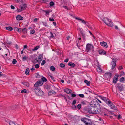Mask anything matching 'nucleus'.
<instances>
[{
  "label": "nucleus",
  "instance_id": "1",
  "mask_svg": "<svg viewBox=\"0 0 125 125\" xmlns=\"http://www.w3.org/2000/svg\"><path fill=\"white\" fill-rule=\"evenodd\" d=\"M88 110L89 113L91 114H98L100 112V109L92 106H89Z\"/></svg>",
  "mask_w": 125,
  "mask_h": 125
},
{
  "label": "nucleus",
  "instance_id": "2",
  "mask_svg": "<svg viewBox=\"0 0 125 125\" xmlns=\"http://www.w3.org/2000/svg\"><path fill=\"white\" fill-rule=\"evenodd\" d=\"M102 20L108 26L112 27L113 26V23L110 19H108L106 18H104Z\"/></svg>",
  "mask_w": 125,
  "mask_h": 125
},
{
  "label": "nucleus",
  "instance_id": "3",
  "mask_svg": "<svg viewBox=\"0 0 125 125\" xmlns=\"http://www.w3.org/2000/svg\"><path fill=\"white\" fill-rule=\"evenodd\" d=\"M34 91L36 94L39 96H42L44 94V92L38 87L35 88L34 89Z\"/></svg>",
  "mask_w": 125,
  "mask_h": 125
},
{
  "label": "nucleus",
  "instance_id": "4",
  "mask_svg": "<svg viewBox=\"0 0 125 125\" xmlns=\"http://www.w3.org/2000/svg\"><path fill=\"white\" fill-rule=\"evenodd\" d=\"M81 121L83 122L86 125H92V122L90 120L86 118H82L81 119Z\"/></svg>",
  "mask_w": 125,
  "mask_h": 125
},
{
  "label": "nucleus",
  "instance_id": "5",
  "mask_svg": "<svg viewBox=\"0 0 125 125\" xmlns=\"http://www.w3.org/2000/svg\"><path fill=\"white\" fill-rule=\"evenodd\" d=\"M116 60L115 59H112V61L111 63L112 65L111 69L113 70L115 67L116 64Z\"/></svg>",
  "mask_w": 125,
  "mask_h": 125
},
{
  "label": "nucleus",
  "instance_id": "6",
  "mask_svg": "<svg viewBox=\"0 0 125 125\" xmlns=\"http://www.w3.org/2000/svg\"><path fill=\"white\" fill-rule=\"evenodd\" d=\"M93 46L90 44H88L86 45V49L87 52L91 50H93Z\"/></svg>",
  "mask_w": 125,
  "mask_h": 125
},
{
  "label": "nucleus",
  "instance_id": "7",
  "mask_svg": "<svg viewBox=\"0 0 125 125\" xmlns=\"http://www.w3.org/2000/svg\"><path fill=\"white\" fill-rule=\"evenodd\" d=\"M43 84V83H42L41 80H39L37 81L34 85V86L35 87H37L39 86H41Z\"/></svg>",
  "mask_w": 125,
  "mask_h": 125
},
{
  "label": "nucleus",
  "instance_id": "8",
  "mask_svg": "<svg viewBox=\"0 0 125 125\" xmlns=\"http://www.w3.org/2000/svg\"><path fill=\"white\" fill-rule=\"evenodd\" d=\"M26 7V5L25 4H24L23 5V6H20L19 7V8H17V10L18 12H21L23 10L25 9Z\"/></svg>",
  "mask_w": 125,
  "mask_h": 125
},
{
  "label": "nucleus",
  "instance_id": "9",
  "mask_svg": "<svg viewBox=\"0 0 125 125\" xmlns=\"http://www.w3.org/2000/svg\"><path fill=\"white\" fill-rule=\"evenodd\" d=\"M75 19L77 20H79V21H81V22L85 24H86L87 23V22L86 21L84 20L81 19L80 18L78 17H75Z\"/></svg>",
  "mask_w": 125,
  "mask_h": 125
},
{
  "label": "nucleus",
  "instance_id": "10",
  "mask_svg": "<svg viewBox=\"0 0 125 125\" xmlns=\"http://www.w3.org/2000/svg\"><path fill=\"white\" fill-rule=\"evenodd\" d=\"M100 44L101 46H103L105 48H107L108 47L107 43L104 41L101 42Z\"/></svg>",
  "mask_w": 125,
  "mask_h": 125
},
{
  "label": "nucleus",
  "instance_id": "11",
  "mask_svg": "<svg viewBox=\"0 0 125 125\" xmlns=\"http://www.w3.org/2000/svg\"><path fill=\"white\" fill-rule=\"evenodd\" d=\"M117 87L120 91H121L123 90L124 88L122 85L120 84H117Z\"/></svg>",
  "mask_w": 125,
  "mask_h": 125
},
{
  "label": "nucleus",
  "instance_id": "12",
  "mask_svg": "<svg viewBox=\"0 0 125 125\" xmlns=\"http://www.w3.org/2000/svg\"><path fill=\"white\" fill-rule=\"evenodd\" d=\"M112 75V73L110 72L106 73L105 74V77L108 78H111Z\"/></svg>",
  "mask_w": 125,
  "mask_h": 125
},
{
  "label": "nucleus",
  "instance_id": "13",
  "mask_svg": "<svg viewBox=\"0 0 125 125\" xmlns=\"http://www.w3.org/2000/svg\"><path fill=\"white\" fill-rule=\"evenodd\" d=\"M16 19L17 20H23V17L19 15H17L16 17Z\"/></svg>",
  "mask_w": 125,
  "mask_h": 125
},
{
  "label": "nucleus",
  "instance_id": "14",
  "mask_svg": "<svg viewBox=\"0 0 125 125\" xmlns=\"http://www.w3.org/2000/svg\"><path fill=\"white\" fill-rule=\"evenodd\" d=\"M64 91L65 92H66L68 94H71L72 93L71 92L72 91L70 89H69L68 88H67L65 89L64 90Z\"/></svg>",
  "mask_w": 125,
  "mask_h": 125
},
{
  "label": "nucleus",
  "instance_id": "15",
  "mask_svg": "<svg viewBox=\"0 0 125 125\" xmlns=\"http://www.w3.org/2000/svg\"><path fill=\"white\" fill-rule=\"evenodd\" d=\"M106 102L109 106H111V105L112 104V102L108 99L106 101Z\"/></svg>",
  "mask_w": 125,
  "mask_h": 125
},
{
  "label": "nucleus",
  "instance_id": "16",
  "mask_svg": "<svg viewBox=\"0 0 125 125\" xmlns=\"http://www.w3.org/2000/svg\"><path fill=\"white\" fill-rule=\"evenodd\" d=\"M106 102L109 106H111V105L112 104V102L108 99L106 101Z\"/></svg>",
  "mask_w": 125,
  "mask_h": 125
},
{
  "label": "nucleus",
  "instance_id": "17",
  "mask_svg": "<svg viewBox=\"0 0 125 125\" xmlns=\"http://www.w3.org/2000/svg\"><path fill=\"white\" fill-rule=\"evenodd\" d=\"M96 70L99 73H100L102 72V70L100 68V65H98L97 66Z\"/></svg>",
  "mask_w": 125,
  "mask_h": 125
},
{
  "label": "nucleus",
  "instance_id": "18",
  "mask_svg": "<svg viewBox=\"0 0 125 125\" xmlns=\"http://www.w3.org/2000/svg\"><path fill=\"white\" fill-rule=\"evenodd\" d=\"M35 77L37 78H45L43 76H42L40 75L38 73H37L35 74Z\"/></svg>",
  "mask_w": 125,
  "mask_h": 125
},
{
  "label": "nucleus",
  "instance_id": "19",
  "mask_svg": "<svg viewBox=\"0 0 125 125\" xmlns=\"http://www.w3.org/2000/svg\"><path fill=\"white\" fill-rule=\"evenodd\" d=\"M44 88L45 89L49 90L50 89L51 86L49 85L46 84L44 86Z\"/></svg>",
  "mask_w": 125,
  "mask_h": 125
},
{
  "label": "nucleus",
  "instance_id": "20",
  "mask_svg": "<svg viewBox=\"0 0 125 125\" xmlns=\"http://www.w3.org/2000/svg\"><path fill=\"white\" fill-rule=\"evenodd\" d=\"M56 94V92L53 90H52L50 91L48 93V94L49 95H51V94Z\"/></svg>",
  "mask_w": 125,
  "mask_h": 125
},
{
  "label": "nucleus",
  "instance_id": "21",
  "mask_svg": "<svg viewBox=\"0 0 125 125\" xmlns=\"http://www.w3.org/2000/svg\"><path fill=\"white\" fill-rule=\"evenodd\" d=\"M84 82L88 86H90L91 83L90 81H88L86 80H84Z\"/></svg>",
  "mask_w": 125,
  "mask_h": 125
},
{
  "label": "nucleus",
  "instance_id": "22",
  "mask_svg": "<svg viewBox=\"0 0 125 125\" xmlns=\"http://www.w3.org/2000/svg\"><path fill=\"white\" fill-rule=\"evenodd\" d=\"M15 30H16L18 32H20L22 31V29L21 28H18L17 27H15L14 28Z\"/></svg>",
  "mask_w": 125,
  "mask_h": 125
},
{
  "label": "nucleus",
  "instance_id": "23",
  "mask_svg": "<svg viewBox=\"0 0 125 125\" xmlns=\"http://www.w3.org/2000/svg\"><path fill=\"white\" fill-rule=\"evenodd\" d=\"M68 65L71 67H74L75 66V64L71 62H70L68 64Z\"/></svg>",
  "mask_w": 125,
  "mask_h": 125
},
{
  "label": "nucleus",
  "instance_id": "24",
  "mask_svg": "<svg viewBox=\"0 0 125 125\" xmlns=\"http://www.w3.org/2000/svg\"><path fill=\"white\" fill-rule=\"evenodd\" d=\"M100 98L102 100L104 101L105 102L108 99H107L106 97L102 96H100Z\"/></svg>",
  "mask_w": 125,
  "mask_h": 125
},
{
  "label": "nucleus",
  "instance_id": "25",
  "mask_svg": "<svg viewBox=\"0 0 125 125\" xmlns=\"http://www.w3.org/2000/svg\"><path fill=\"white\" fill-rule=\"evenodd\" d=\"M27 30L26 28H24L22 29V32L24 34H25L27 33Z\"/></svg>",
  "mask_w": 125,
  "mask_h": 125
},
{
  "label": "nucleus",
  "instance_id": "26",
  "mask_svg": "<svg viewBox=\"0 0 125 125\" xmlns=\"http://www.w3.org/2000/svg\"><path fill=\"white\" fill-rule=\"evenodd\" d=\"M30 70L29 68H27L26 69L25 73L27 75L29 74V73Z\"/></svg>",
  "mask_w": 125,
  "mask_h": 125
},
{
  "label": "nucleus",
  "instance_id": "27",
  "mask_svg": "<svg viewBox=\"0 0 125 125\" xmlns=\"http://www.w3.org/2000/svg\"><path fill=\"white\" fill-rule=\"evenodd\" d=\"M22 83L24 85L26 86L27 87H28L29 86V83L28 82Z\"/></svg>",
  "mask_w": 125,
  "mask_h": 125
},
{
  "label": "nucleus",
  "instance_id": "28",
  "mask_svg": "<svg viewBox=\"0 0 125 125\" xmlns=\"http://www.w3.org/2000/svg\"><path fill=\"white\" fill-rule=\"evenodd\" d=\"M6 28L7 30H8L12 31L13 30L12 28L11 27H6Z\"/></svg>",
  "mask_w": 125,
  "mask_h": 125
},
{
  "label": "nucleus",
  "instance_id": "29",
  "mask_svg": "<svg viewBox=\"0 0 125 125\" xmlns=\"http://www.w3.org/2000/svg\"><path fill=\"white\" fill-rule=\"evenodd\" d=\"M49 1V0H41V1L42 3H46Z\"/></svg>",
  "mask_w": 125,
  "mask_h": 125
},
{
  "label": "nucleus",
  "instance_id": "30",
  "mask_svg": "<svg viewBox=\"0 0 125 125\" xmlns=\"http://www.w3.org/2000/svg\"><path fill=\"white\" fill-rule=\"evenodd\" d=\"M110 107H111V108H112L113 109H114L115 110H116V108L115 106L114 105L112 104L111 105V106H110Z\"/></svg>",
  "mask_w": 125,
  "mask_h": 125
},
{
  "label": "nucleus",
  "instance_id": "31",
  "mask_svg": "<svg viewBox=\"0 0 125 125\" xmlns=\"http://www.w3.org/2000/svg\"><path fill=\"white\" fill-rule=\"evenodd\" d=\"M43 57L41 55H40L38 59L40 60V61H42V59Z\"/></svg>",
  "mask_w": 125,
  "mask_h": 125
},
{
  "label": "nucleus",
  "instance_id": "32",
  "mask_svg": "<svg viewBox=\"0 0 125 125\" xmlns=\"http://www.w3.org/2000/svg\"><path fill=\"white\" fill-rule=\"evenodd\" d=\"M77 30L81 33H82V32L83 30L82 28L78 27L77 28Z\"/></svg>",
  "mask_w": 125,
  "mask_h": 125
},
{
  "label": "nucleus",
  "instance_id": "33",
  "mask_svg": "<svg viewBox=\"0 0 125 125\" xmlns=\"http://www.w3.org/2000/svg\"><path fill=\"white\" fill-rule=\"evenodd\" d=\"M40 47V46H36V47L34 48L32 50V51H34L35 50H37Z\"/></svg>",
  "mask_w": 125,
  "mask_h": 125
},
{
  "label": "nucleus",
  "instance_id": "34",
  "mask_svg": "<svg viewBox=\"0 0 125 125\" xmlns=\"http://www.w3.org/2000/svg\"><path fill=\"white\" fill-rule=\"evenodd\" d=\"M10 109L11 110H14L15 109L16 106L15 105H11L10 106Z\"/></svg>",
  "mask_w": 125,
  "mask_h": 125
},
{
  "label": "nucleus",
  "instance_id": "35",
  "mask_svg": "<svg viewBox=\"0 0 125 125\" xmlns=\"http://www.w3.org/2000/svg\"><path fill=\"white\" fill-rule=\"evenodd\" d=\"M50 69L52 71H54L55 70V68L53 66H52L50 67Z\"/></svg>",
  "mask_w": 125,
  "mask_h": 125
},
{
  "label": "nucleus",
  "instance_id": "36",
  "mask_svg": "<svg viewBox=\"0 0 125 125\" xmlns=\"http://www.w3.org/2000/svg\"><path fill=\"white\" fill-rule=\"evenodd\" d=\"M21 92L23 93H28V91L26 89H24L22 90L21 91Z\"/></svg>",
  "mask_w": 125,
  "mask_h": 125
},
{
  "label": "nucleus",
  "instance_id": "37",
  "mask_svg": "<svg viewBox=\"0 0 125 125\" xmlns=\"http://www.w3.org/2000/svg\"><path fill=\"white\" fill-rule=\"evenodd\" d=\"M51 33V37L52 38H54L55 36V34L54 33L53 34L52 33V32H50Z\"/></svg>",
  "mask_w": 125,
  "mask_h": 125
},
{
  "label": "nucleus",
  "instance_id": "38",
  "mask_svg": "<svg viewBox=\"0 0 125 125\" xmlns=\"http://www.w3.org/2000/svg\"><path fill=\"white\" fill-rule=\"evenodd\" d=\"M125 74V73L123 71H122L120 73V74L119 75L120 77L121 76H122L123 75H124Z\"/></svg>",
  "mask_w": 125,
  "mask_h": 125
},
{
  "label": "nucleus",
  "instance_id": "39",
  "mask_svg": "<svg viewBox=\"0 0 125 125\" xmlns=\"http://www.w3.org/2000/svg\"><path fill=\"white\" fill-rule=\"evenodd\" d=\"M60 67L61 68H63L65 66V65L64 64L61 63L60 64Z\"/></svg>",
  "mask_w": 125,
  "mask_h": 125
},
{
  "label": "nucleus",
  "instance_id": "40",
  "mask_svg": "<svg viewBox=\"0 0 125 125\" xmlns=\"http://www.w3.org/2000/svg\"><path fill=\"white\" fill-rule=\"evenodd\" d=\"M17 62L16 60L15 59H13L12 61V64H15Z\"/></svg>",
  "mask_w": 125,
  "mask_h": 125
},
{
  "label": "nucleus",
  "instance_id": "41",
  "mask_svg": "<svg viewBox=\"0 0 125 125\" xmlns=\"http://www.w3.org/2000/svg\"><path fill=\"white\" fill-rule=\"evenodd\" d=\"M54 4L55 3L53 1H51L50 3V5L51 6L54 5Z\"/></svg>",
  "mask_w": 125,
  "mask_h": 125
},
{
  "label": "nucleus",
  "instance_id": "42",
  "mask_svg": "<svg viewBox=\"0 0 125 125\" xmlns=\"http://www.w3.org/2000/svg\"><path fill=\"white\" fill-rule=\"evenodd\" d=\"M41 81L43 83V82H46L47 81V79H41Z\"/></svg>",
  "mask_w": 125,
  "mask_h": 125
},
{
  "label": "nucleus",
  "instance_id": "43",
  "mask_svg": "<svg viewBox=\"0 0 125 125\" xmlns=\"http://www.w3.org/2000/svg\"><path fill=\"white\" fill-rule=\"evenodd\" d=\"M9 125H16L14 122H10L9 123Z\"/></svg>",
  "mask_w": 125,
  "mask_h": 125
},
{
  "label": "nucleus",
  "instance_id": "44",
  "mask_svg": "<svg viewBox=\"0 0 125 125\" xmlns=\"http://www.w3.org/2000/svg\"><path fill=\"white\" fill-rule=\"evenodd\" d=\"M35 31L34 30H31L30 31V33L31 34H33L34 33Z\"/></svg>",
  "mask_w": 125,
  "mask_h": 125
},
{
  "label": "nucleus",
  "instance_id": "45",
  "mask_svg": "<svg viewBox=\"0 0 125 125\" xmlns=\"http://www.w3.org/2000/svg\"><path fill=\"white\" fill-rule=\"evenodd\" d=\"M46 62V61H45V60H43L42 62H41V65H43L45 64V63Z\"/></svg>",
  "mask_w": 125,
  "mask_h": 125
},
{
  "label": "nucleus",
  "instance_id": "46",
  "mask_svg": "<svg viewBox=\"0 0 125 125\" xmlns=\"http://www.w3.org/2000/svg\"><path fill=\"white\" fill-rule=\"evenodd\" d=\"M118 77H120L119 75H118L117 74H116L114 77V78H118Z\"/></svg>",
  "mask_w": 125,
  "mask_h": 125
},
{
  "label": "nucleus",
  "instance_id": "47",
  "mask_svg": "<svg viewBox=\"0 0 125 125\" xmlns=\"http://www.w3.org/2000/svg\"><path fill=\"white\" fill-rule=\"evenodd\" d=\"M81 104L83 105H85L86 104V102L85 101H82L81 102Z\"/></svg>",
  "mask_w": 125,
  "mask_h": 125
},
{
  "label": "nucleus",
  "instance_id": "48",
  "mask_svg": "<svg viewBox=\"0 0 125 125\" xmlns=\"http://www.w3.org/2000/svg\"><path fill=\"white\" fill-rule=\"evenodd\" d=\"M44 12L46 13V15L47 16L48 15L49 13V11L48 10H45L44 11Z\"/></svg>",
  "mask_w": 125,
  "mask_h": 125
},
{
  "label": "nucleus",
  "instance_id": "49",
  "mask_svg": "<svg viewBox=\"0 0 125 125\" xmlns=\"http://www.w3.org/2000/svg\"><path fill=\"white\" fill-rule=\"evenodd\" d=\"M35 60H36V62H38V63L39 64H40V63L41 61H40V60L38 59H36Z\"/></svg>",
  "mask_w": 125,
  "mask_h": 125
},
{
  "label": "nucleus",
  "instance_id": "50",
  "mask_svg": "<svg viewBox=\"0 0 125 125\" xmlns=\"http://www.w3.org/2000/svg\"><path fill=\"white\" fill-rule=\"evenodd\" d=\"M78 95L79 97L82 98H84V95L83 94H79Z\"/></svg>",
  "mask_w": 125,
  "mask_h": 125
},
{
  "label": "nucleus",
  "instance_id": "51",
  "mask_svg": "<svg viewBox=\"0 0 125 125\" xmlns=\"http://www.w3.org/2000/svg\"><path fill=\"white\" fill-rule=\"evenodd\" d=\"M43 25L45 27H47L48 26L47 23L46 22H43Z\"/></svg>",
  "mask_w": 125,
  "mask_h": 125
},
{
  "label": "nucleus",
  "instance_id": "52",
  "mask_svg": "<svg viewBox=\"0 0 125 125\" xmlns=\"http://www.w3.org/2000/svg\"><path fill=\"white\" fill-rule=\"evenodd\" d=\"M76 95L75 94H72L71 96L72 97H75L76 96Z\"/></svg>",
  "mask_w": 125,
  "mask_h": 125
},
{
  "label": "nucleus",
  "instance_id": "53",
  "mask_svg": "<svg viewBox=\"0 0 125 125\" xmlns=\"http://www.w3.org/2000/svg\"><path fill=\"white\" fill-rule=\"evenodd\" d=\"M77 108L78 109H80L81 108V105L80 104H78L77 105Z\"/></svg>",
  "mask_w": 125,
  "mask_h": 125
},
{
  "label": "nucleus",
  "instance_id": "54",
  "mask_svg": "<svg viewBox=\"0 0 125 125\" xmlns=\"http://www.w3.org/2000/svg\"><path fill=\"white\" fill-rule=\"evenodd\" d=\"M26 59H27V57L26 56H24V57L22 59L23 61H25Z\"/></svg>",
  "mask_w": 125,
  "mask_h": 125
},
{
  "label": "nucleus",
  "instance_id": "55",
  "mask_svg": "<svg viewBox=\"0 0 125 125\" xmlns=\"http://www.w3.org/2000/svg\"><path fill=\"white\" fill-rule=\"evenodd\" d=\"M125 81L124 79H120V81L121 82H124Z\"/></svg>",
  "mask_w": 125,
  "mask_h": 125
},
{
  "label": "nucleus",
  "instance_id": "56",
  "mask_svg": "<svg viewBox=\"0 0 125 125\" xmlns=\"http://www.w3.org/2000/svg\"><path fill=\"white\" fill-rule=\"evenodd\" d=\"M76 103V100H74L72 102V104L75 105V104Z\"/></svg>",
  "mask_w": 125,
  "mask_h": 125
},
{
  "label": "nucleus",
  "instance_id": "57",
  "mask_svg": "<svg viewBox=\"0 0 125 125\" xmlns=\"http://www.w3.org/2000/svg\"><path fill=\"white\" fill-rule=\"evenodd\" d=\"M49 20L50 21H54V19L52 18H50L49 19Z\"/></svg>",
  "mask_w": 125,
  "mask_h": 125
},
{
  "label": "nucleus",
  "instance_id": "58",
  "mask_svg": "<svg viewBox=\"0 0 125 125\" xmlns=\"http://www.w3.org/2000/svg\"><path fill=\"white\" fill-rule=\"evenodd\" d=\"M35 67L36 68H38L39 67V66L38 64H36L35 66Z\"/></svg>",
  "mask_w": 125,
  "mask_h": 125
},
{
  "label": "nucleus",
  "instance_id": "59",
  "mask_svg": "<svg viewBox=\"0 0 125 125\" xmlns=\"http://www.w3.org/2000/svg\"><path fill=\"white\" fill-rule=\"evenodd\" d=\"M118 68L119 70H121L123 69V68L121 66H119Z\"/></svg>",
  "mask_w": 125,
  "mask_h": 125
},
{
  "label": "nucleus",
  "instance_id": "60",
  "mask_svg": "<svg viewBox=\"0 0 125 125\" xmlns=\"http://www.w3.org/2000/svg\"><path fill=\"white\" fill-rule=\"evenodd\" d=\"M72 108L74 109L75 108H76V106L74 104H72Z\"/></svg>",
  "mask_w": 125,
  "mask_h": 125
},
{
  "label": "nucleus",
  "instance_id": "61",
  "mask_svg": "<svg viewBox=\"0 0 125 125\" xmlns=\"http://www.w3.org/2000/svg\"><path fill=\"white\" fill-rule=\"evenodd\" d=\"M99 53L100 54H102L103 53V51L102 50H100L99 51Z\"/></svg>",
  "mask_w": 125,
  "mask_h": 125
},
{
  "label": "nucleus",
  "instance_id": "62",
  "mask_svg": "<svg viewBox=\"0 0 125 125\" xmlns=\"http://www.w3.org/2000/svg\"><path fill=\"white\" fill-rule=\"evenodd\" d=\"M11 8L12 9H15L13 5H11L10 6Z\"/></svg>",
  "mask_w": 125,
  "mask_h": 125
},
{
  "label": "nucleus",
  "instance_id": "63",
  "mask_svg": "<svg viewBox=\"0 0 125 125\" xmlns=\"http://www.w3.org/2000/svg\"><path fill=\"white\" fill-rule=\"evenodd\" d=\"M113 82L114 83H116V81L115 79H113Z\"/></svg>",
  "mask_w": 125,
  "mask_h": 125
},
{
  "label": "nucleus",
  "instance_id": "64",
  "mask_svg": "<svg viewBox=\"0 0 125 125\" xmlns=\"http://www.w3.org/2000/svg\"><path fill=\"white\" fill-rule=\"evenodd\" d=\"M63 7L65 8V9H67V10H68V8L67 7L65 6H63Z\"/></svg>",
  "mask_w": 125,
  "mask_h": 125
}]
</instances>
